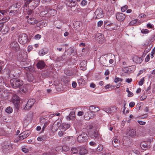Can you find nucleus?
<instances>
[{
    "label": "nucleus",
    "instance_id": "obj_1",
    "mask_svg": "<svg viewBox=\"0 0 155 155\" xmlns=\"http://www.w3.org/2000/svg\"><path fill=\"white\" fill-rule=\"evenodd\" d=\"M13 144L10 141H5L2 144V149L3 152L6 154L11 151L12 149Z\"/></svg>",
    "mask_w": 155,
    "mask_h": 155
},
{
    "label": "nucleus",
    "instance_id": "obj_2",
    "mask_svg": "<svg viewBox=\"0 0 155 155\" xmlns=\"http://www.w3.org/2000/svg\"><path fill=\"white\" fill-rule=\"evenodd\" d=\"M76 133L78 134L77 135L78 136L77 138V140L78 142L80 143H83L86 142L87 141L88 137L87 134L78 131H76Z\"/></svg>",
    "mask_w": 155,
    "mask_h": 155
},
{
    "label": "nucleus",
    "instance_id": "obj_3",
    "mask_svg": "<svg viewBox=\"0 0 155 155\" xmlns=\"http://www.w3.org/2000/svg\"><path fill=\"white\" fill-rule=\"evenodd\" d=\"M10 82L11 85L15 88L20 87L23 84L22 81L17 79H11Z\"/></svg>",
    "mask_w": 155,
    "mask_h": 155
},
{
    "label": "nucleus",
    "instance_id": "obj_4",
    "mask_svg": "<svg viewBox=\"0 0 155 155\" xmlns=\"http://www.w3.org/2000/svg\"><path fill=\"white\" fill-rule=\"evenodd\" d=\"M18 41L21 44H25L27 42L28 36L25 33L21 34L19 37Z\"/></svg>",
    "mask_w": 155,
    "mask_h": 155
},
{
    "label": "nucleus",
    "instance_id": "obj_5",
    "mask_svg": "<svg viewBox=\"0 0 155 155\" xmlns=\"http://www.w3.org/2000/svg\"><path fill=\"white\" fill-rule=\"evenodd\" d=\"M89 135L91 137L94 138H99L100 137V135L98 131L96 130H92L89 132Z\"/></svg>",
    "mask_w": 155,
    "mask_h": 155
},
{
    "label": "nucleus",
    "instance_id": "obj_6",
    "mask_svg": "<svg viewBox=\"0 0 155 155\" xmlns=\"http://www.w3.org/2000/svg\"><path fill=\"white\" fill-rule=\"evenodd\" d=\"M84 112H86L84 115V119L86 120H88L92 118L93 117L92 115V113L88 109H84Z\"/></svg>",
    "mask_w": 155,
    "mask_h": 155
},
{
    "label": "nucleus",
    "instance_id": "obj_7",
    "mask_svg": "<svg viewBox=\"0 0 155 155\" xmlns=\"http://www.w3.org/2000/svg\"><path fill=\"white\" fill-rule=\"evenodd\" d=\"M95 39L99 43L102 44L104 42V36L101 34H97L95 37Z\"/></svg>",
    "mask_w": 155,
    "mask_h": 155
},
{
    "label": "nucleus",
    "instance_id": "obj_8",
    "mask_svg": "<svg viewBox=\"0 0 155 155\" xmlns=\"http://www.w3.org/2000/svg\"><path fill=\"white\" fill-rule=\"evenodd\" d=\"M12 101L14 104L16 105L15 106H16L17 108L19 107L20 101V98L16 94L13 95Z\"/></svg>",
    "mask_w": 155,
    "mask_h": 155
},
{
    "label": "nucleus",
    "instance_id": "obj_9",
    "mask_svg": "<svg viewBox=\"0 0 155 155\" xmlns=\"http://www.w3.org/2000/svg\"><path fill=\"white\" fill-rule=\"evenodd\" d=\"M29 135V134L28 131H25L22 132L19 135L18 139L19 140H22L27 138Z\"/></svg>",
    "mask_w": 155,
    "mask_h": 155
},
{
    "label": "nucleus",
    "instance_id": "obj_10",
    "mask_svg": "<svg viewBox=\"0 0 155 155\" xmlns=\"http://www.w3.org/2000/svg\"><path fill=\"white\" fill-rule=\"evenodd\" d=\"M27 18L28 19V22L30 24L34 25L38 22V21L33 17L31 18L30 16H28L27 17Z\"/></svg>",
    "mask_w": 155,
    "mask_h": 155
},
{
    "label": "nucleus",
    "instance_id": "obj_11",
    "mask_svg": "<svg viewBox=\"0 0 155 155\" xmlns=\"http://www.w3.org/2000/svg\"><path fill=\"white\" fill-rule=\"evenodd\" d=\"M10 48L13 50L17 51L18 50L19 47L18 43L15 41L12 42L10 45Z\"/></svg>",
    "mask_w": 155,
    "mask_h": 155
},
{
    "label": "nucleus",
    "instance_id": "obj_12",
    "mask_svg": "<svg viewBox=\"0 0 155 155\" xmlns=\"http://www.w3.org/2000/svg\"><path fill=\"white\" fill-rule=\"evenodd\" d=\"M27 80L29 82L34 83L35 82V80L33 75L31 73H26Z\"/></svg>",
    "mask_w": 155,
    "mask_h": 155
},
{
    "label": "nucleus",
    "instance_id": "obj_13",
    "mask_svg": "<svg viewBox=\"0 0 155 155\" xmlns=\"http://www.w3.org/2000/svg\"><path fill=\"white\" fill-rule=\"evenodd\" d=\"M116 17L118 21H122L125 19V16L123 13H117L116 15Z\"/></svg>",
    "mask_w": 155,
    "mask_h": 155
},
{
    "label": "nucleus",
    "instance_id": "obj_14",
    "mask_svg": "<svg viewBox=\"0 0 155 155\" xmlns=\"http://www.w3.org/2000/svg\"><path fill=\"white\" fill-rule=\"evenodd\" d=\"M75 110L76 109H73V110L71 111L68 116L67 118V119L68 120H73L75 118Z\"/></svg>",
    "mask_w": 155,
    "mask_h": 155
},
{
    "label": "nucleus",
    "instance_id": "obj_15",
    "mask_svg": "<svg viewBox=\"0 0 155 155\" xmlns=\"http://www.w3.org/2000/svg\"><path fill=\"white\" fill-rule=\"evenodd\" d=\"M46 64L44 61L43 60H39L37 64V68L40 69H43Z\"/></svg>",
    "mask_w": 155,
    "mask_h": 155
},
{
    "label": "nucleus",
    "instance_id": "obj_16",
    "mask_svg": "<svg viewBox=\"0 0 155 155\" xmlns=\"http://www.w3.org/2000/svg\"><path fill=\"white\" fill-rule=\"evenodd\" d=\"M94 13L96 15V17L98 18H101L104 16L102 10H95Z\"/></svg>",
    "mask_w": 155,
    "mask_h": 155
},
{
    "label": "nucleus",
    "instance_id": "obj_17",
    "mask_svg": "<svg viewBox=\"0 0 155 155\" xmlns=\"http://www.w3.org/2000/svg\"><path fill=\"white\" fill-rule=\"evenodd\" d=\"M87 61L85 60H83L80 64V68L83 71L86 70L87 68Z\"/></svg>",
    "mask_w": 155,
    "mask_h": 155
},
{
    "label": "nucleus",
    "instance_id": "obj_18",
    "mask_svg": "<svg viewBox=\"0 0 155 155\" xmlns=\"http://www.w3.org/2000/svg\"><path fill=\"white\" fill-rule=\"evenodd\" d=\"M78 150L79 151V154L81 155H84L87 153V151L84 147H78Z\"/></svg>",
    "mask_w": 155,
    "mask_h": 155
},
{
    "label": "nucleus",
    "instance_id": "obj_19",
    "mask_svg": "<svg viewBox=\"0 0 155 155\" xmlns=\"http://www.w3.org/2000/svg\"><path fill=\"white\" fill-rule=\"evenodd\" d=\"M117 138V136L114 137L112 141L113 145L114 147H118L119 145V141H118Z\"/></svg>",
    "mask_w": 155,
    "mask_h": 155
},
{
    "label": "nucleus",
    "instance_id": "obj_20",
    "mask_svg": "<svg viewBox=\"0 0 155 155\" xmlns=\"http://www.w3.org/2000/svg\"><path fill=\"white\" fill-rule=\"evenodd\" d=\"M76 71H73L68 69H66L64 71V73L68 76H72L73 75L76 74Z\"/></svg>",
    "mask_w": 155,
    "mask_h": 155
},
{
    "label": "nucleus",
    "instance_id": "obj_21",
    "mask_svg": "<svg viewBox=\"0 0 155 155\" xmlns=\"http://www.w3.org/2000/svg\"><path fill=\"white\" fill-rule=\"evenodd\" d=\"M147 142H143L140 143V147L142 149L144 150H146L149 148L147 145Z\"/></svg>",
    "mask_w": 155,
    "mask_h": 155
},
{
    "label": "nucleus",
    "instance_id": "obj_22",
    "mask_svg": "<svg viewBox=\"0 0 155 155\" xmlns=\"http://www.w3.org/2000/svg\"><path fill=\"white\" fill-rule=\"evenodd\" d=\"M88 110H90L92 113V112H97L100 110V109L99 107H95L94 105L90 106Z\"/></svg>",
    "mask_w": 155,
    "mask_h": 155
},
{
    "label": "nucleus",
    "instance_id": "obj_23",
    "mask_svg": "<svg viewBox=\"0 0 155 155\" xmlns=\"http://www.w3.org/2000/svg\"><path fill=\"white\" fill-rule=\"evenodd\" d=\"M127 134L131 137H134L136 135V131L134 129H130L128 131Z\"/></svg>",
    "mask_w": 155,
    "mask_h": 155
},
{
    "label": "nucleus",
    "instance_id": "obj_24",
    "mask_svg": "<svg viewBox=\"0 0 155 155\" xmlns=\"http://www.w3.org/2000/svg\"><path fill=\"white\" fill-rule=\"evenodd\" d=\"M48 51L47 48H45L40 51L39 52V54L41 56H43L48 53Z\"/></svg>",
    "mask_w": 155,
    "mask_h": 155
},
{
    "label": "nucleus",
    "instance_id": "obj_25",
    "mask_svg": "<svg viewBox=\"0 0 155 155\" xmlns=\"http://www.w3.org/2000/svg\"><path fill=\"white\" fill-rule=\"evenodd\" d=\"M25 70L26 71V73L28 72L30 73V72H34L35 71L34 68L32 66H30L28 67L24 68Z\"/></svg>",
    "mask_w": 155,
    "mask_h": 155
},
{
    "label": "nucleus",
    "instance_id": "obj_26",
    "mask_svg": "<svg viewBox=\"0 0 155 155\" xmlns=\"http://www.w3.org/2000/svg\"><path fill=\"white\" fill-rule=\"evenodd\" d=\"M25 14H26V15H28L26 18H27V17L28 16H30V17L31 18L32 17V16L33 15L34 12L33 10H27L26 11L24 12Z\"/></svg>",
    "mask_w": 155,
    "mask_h": 155
},
{
    "label": "nucleus",
    "instance_id": "obj_27",
    "mask_svg": "<svg viewBox=\"0 0 155 155\" xmlns=\"http://www.w3.org/2000/svg\"><path fill=\"white\" fill-rule=\"evenodd\" d=\"M78 83L80 86H83L85 83V81L83 79L80 78L78 81Z\"/></svg>",
    "mask_w": 155,
    "mask_h": 155
},
{
    "label": "nucleus",
    "instance_id": "obj_28",
    "mask_svg": "<svg viewBox=\"0 0 155 155\" xmlns=\"http://www.w3.org/2000/svg\"><path fill=\"white\" fill-rule=\"evenodd\" d=\"M21 5L20 3H16L15 4H13L12 5L11 7L12 9H19Z\"/></svg>",
    "mask_w": 155,
    "mask_h": 155
},
{
    "label": "nucleus",
    "instance_id": "obj_29",
    "mask_svg": "<svg viewBox=\"0 0 155 155\" xmlns=\"http://www.w3.org/2000/svg\"><path fill=\"white\" fill-rule=\"evenodd\" d=\"M65 56L64 55H63L62 56L58 57L57 58V61H62L65 60Z\"/></svg>",
    "mask_w": 155,
    "mask_h": 155
},
{
    "label": "nucleus",
    "instance_id": "obj_30",
    "mask_svg": "<svg viewBox=\"0 0 155 155\" xmlns=\"http://www.w3.org/2000/svg\"><path fill=\"white\" fill-rule=\"evenodd\" d=\"M9 18L8 17H5L3 18H1V20H0V23H5L8 20Z\"/></svg>",
    "mask_w": 155,
    "mask_h": 155
},
{
    "label": "nucleus",
    "instance_id": "obj_31",
    "mask_svg": "<svg viewBox=\"0 0 155 155\" xmlns=\"http://www.w3.org/2000/svg\"><path fill=\"white\" fill-rule=\"evenodd\" d=\"M27 103L29 104L30 106H31L32 107L35 103V101L34 100L31 99L29 100L28 101Z\"/></svg>",
    "mask_w": 155,
    "mask_h": 155
},
{
    "label": "nucleus",
    "instance_id": "obj_32",
    "mask_svg": "<svg viewBox=\"0 0 155 155\" xmlns=\"http://www.w3.org/2000/svg\"><path fill=\"white\" fill-rule=\"evenodd\" d=\"M137 19H135L132 20L129 23V25L132 26L135 25H137Z\"/></svg>",
    "mask_w": 155,
    "mask_h": 155
},
{
    "label": "nucleus",
    "instance_id": "obj_33",
    "mask_svg": "<svg viewBox=\"0 0 155 155\" xmlns=\"http://www.w3.org/2000/svg\"><path fill=\"white\" fill-rule=\"evenodd\" d=\"M71 2L67 3V5L68 7L72 8L75 5V3L74 2H73L72 0H71Z\"/></svg>",
    "mask_w": 155,
    "mask_h": 155
},
{
    "label": "nucleus",
    "instance_id": "obj_34",
    "mask_svg": "<svg viewBox=\"0 0 155 155\" xmlns=\"http://www.w3.org/2000/svg\"><path fill=\"white\" fill-rule=\"evenodd\" d=\"M5 111L8 113H11L13 111V109L11 107H8L6 109Z\"/></svg>",
    "mask_w": 155,
    "mask_h": 155
},
{
    "label": "nucleus",
    "instance_id": "obj_35",
    "mask_svg": "<svg viewBox=\"0 0 155 155\" xmlns=\"http://www.w3.org/2000/svg\"><path fill=\"white\" fill-rule=\"evenodd\" d=\"M103 149V145L101 144H100L97 147V151L98 152H101L102 151Z\"/></svg>",
    "mask_w": 155,
    "mask_h": 155
},
{
    "label": "nucleus",
    "instance_id": "obj_36",
    "mask_svg": "<svg viewBox=\"0 0 155 155\" xmlns=\"http://www.w3.org/2000/svg\"><path fill=\"white\" fill-rule=\"evenodd\" d=\"M71 137H64L63 139V141L65 142H67L71 141Z\"/></svg>",
    "mask_w": 155,
    "mask_h": 155
},
{
    "label": "nucleus",
    "instance_id": "obj_37",
    "mask_svg": "<svg viewBox=\"0 0 155 155\" xmlns=\"http://www.w3.org/2000/svg\"><path fill=\"white\" fill-rule=\"evenodd\" d=\"M59 127L57 126L55 124H54L52 127V130L53 131L55 132L58 129Z\"/></svg>",
    "mask_w": 155,
    "mask_h": 155
},
{
    "label": "nucleus",
    "instance_id": "obj_38",
    "mask_svg": "<svg viewBox=\"0 0 155 155\" xmlns=\"http://www.w3.org/2000/svg\"><path fill=\"white\" fill-rule=\"evenodd\" d=\"M54 124H55L57 126H58V127H59L62 124L61 121V120H56L54 123Z\"/></svg>",
    "mask_w": 155,
    "mask_h": 155
},
{
    "label": "nucleus",
    "instance_id": "obj_39",
    "mask_svg": "<svg viewBox=\"0 0 155 155\" xmlns=\"http://www.w3.org/2000/svg\"><path fill=\"white\" fill-rule=\"evenodd\" d=\"M71 150L72 153H78L79 151L78 150V147L77 148L74 147H72L71 148Z\"/></svg>",
    "mask_w": 155,
    "mask_h": 155
},
{
    "label": "nucleus",
    "instance_id": "obj_40",
    "mask_svg": "<svg viewBox=\"0 0 155 155\" xmlns=\"http://www.w3.org/2000/svg\"><path fill=\"white\" fill-rule=\"evenodd\" d=\"M8 10H0V13L3 16H7V14L8 13H7V12H8L9 11H8Z\"/></svg>",
    "mask_w": 155,
    "mask_h": 155
},
{
    "label": "nucleus",
    "instance_id": "obj_41",
    "mask_svg": "<svg viewBox=\"0 0 155 155\" xmlns=\"http://www.w3.org/2000/svg\"><path fill=\"white\" fill-rule=\"evenodd\" d=\"M33 0H24L25 2V6L27 7L28 4L31 2Z\"/></svg>",
    "mask_w": 155,
    "mask_h": 155
},
{
    "label": "nucleus",
    "instance_id": "obj_42",
    "mask_svg": "<svg viewBox=\"0 0 155 155\" xmlns=\"http://www.w3.org/2000/svg\"><path fill=\"white\" fill-rule=\"evenodd\" d=\"M3 29L2 31H3L5 33H7L9 31V28L8 26H5V27L4 26Z\"/></svg>",
    "mask_w": 155,
    "mask_h": 155
},
{
    "label": "nucleus",
    "instance_id": "obj_43",
    "mask_svg": "<svg viewBox=\"0 0 155 155\" xmlns=\"http://www.w3.org/2000/svg\"><path fill=\"white\" fill-rule=\"evenodd\" d=\"M87 1L86 0H83L81 3V5L82 6H86L87 4Z\"/></svg>",
    "mask_w": 155,
    "mask_h": 155
},
{
    "label": "nucleus",
    "instance_id": "obj_44",
    "mask_svg": "<svg viewBox=\"0 0 155 155\" xmlns=\"http://www.w3.org/2000/svg\"><path fill=\"white\" fill-rule=\"evenodd\" d=\"M63 125H64L66 130L69 128L70 127V124L68 123H63Z\"/></svg>",
    "mask_w": 155,
    "mask_h": 155
},
{
    "label": "nucleus",
    "instance_id": "obj_45",
    "mask_svg": "<svg viewBox=\"0 0 155 155\" xmlns=\"http://www.w3.org/2000/svg\"><path fill=\"white\" fill-rule=\"evenodd\" d=\"M123 81V79L120 78H119L115 77V79H114V81L115 83H117L119 81L122 82Z\"/></svg>",
    "mask_w": 155,
    "mask_h": 155
},
{
    "label": "nucleus",
    "instance_id": "obj_46",
    "mask_svg": "<svg viewBox=\"0 0 155 155\" xmlns=\"http://www.w3.org/2000/svg\"><path fill=\"white\" fill-rule=\"evenodd\" d=\"M31 106H30V105L29 104H28V103L26 104L25 106L24 107V109L25 110H30L31 108Z\"/></svg>",
    "mask_w": 155,
    "mask_h": 155
},
{
    "label": "nucleus",
    "instance_id": "obj_47",
    "mask_svg": "<svg viewBox=\"0 0 155 155\" xmlns=\"http://www.w3.org/2000/svg\"><path fill=\"white\" fill-rule=\"evenodd\" d=\"M104 26L105 27V29L110 31H112L114 28V27H110L108 26V25H106Z\"/></svg>",
    "mask_w": 155,
    "mask_h": 155
},
{
    "label": "nucleus",
    "instance_id": "obj_48",
    "mask_svg": "<svg viewBox=\"0 0 155 155\" xmlns=\"http://www.w3.org/2000/svg\"><path fill=\"white\" fill-rule=\"evenodd\" d=\"M144 81V77H143L142 78H141L140 81L139 82L138 84L139 85L141 86L142 85Z\"/></svg>",
    "mask_w": 155,
    "mask_h": 155
},
{
    "label": "nucleus",
    "instance_id": "obj_49",
    "mask_svg": "<svg viewBox=\"0 0 155 155\" xmlns=\"http://www.w3.org/2000/svg\"><path fill=\"white\" fill-rule=\"evenodd\" d=\"M48 124V123L47 122H45L44 123V125H43V127L42 128L41 131V132H43L45 130V128L47 127Z\"/></svg>",
    "mask_w": 155,
    "mask_h": 155
},
{
    "label": "nucleus",
    "instance_id": "obj_50",
    "mask_svg": "<svg viewBox=\"0 0 155 155\" xmlns=\"http://www.w3.org/2000/svg\"><path fill=\"white\" fill-rule=\"evenodd\" d=\"M104 26L106 25H108V26L109 27H111V26H116V25L115 24H113V23H110V24H107V22H105V21L104 22Z\"/></svg>",
    "mask_w": 155,
    "mask_h": 155
},
{
    "label": "nucleus",
    "instance_id": "obj_51",
    "mask_svg": "<svg viewBox=\"0 0 155 155\" xmlns=\"http://www.w3.org/2000/svg\"><path fill=\"white\" fill-rule=\"evenodd\" d=\"M151 48L150 46H147L144 52L147 53L150 50Z\"/></svg>",
    "mask_w": 155,
    "mask_h": 155
},
{
    "label": "nucleus",
    "instance_id": "obj_52",
    "mask_svg": "<svg viewBox=\"0 0 155 155\" xmlns=\"http://www.w3.org/2000/svg\"><path fill=\"white\" fill-rule=\"evenodd\" d=\"M62 150L64 151H68L69 149V148L68 147H67L64 146L62 147Z\"/></svg>",
    "mask_w": 155,
    "mask_h": 155
},
{
    "label": "nucleus",
    "instance_id": "obj_53",
    "mask_svg": "<svg viewBox=\"0 0 155 155\" xmlns=\"http://www.w3.org/2000/svg\"><path fill=\"white\" fill-rule=\"evenodd\" d=\"M60 129H61V131H64L65 130H66L64 128V125H63V123H62V124L60 126Z\"/></svg>",
    "mask_w": 155,
    "mask_h": 155
},
{
    "label": "nucleus",
    "instance_id": "obj_54",
    "mask_svg": "<svg viewBox=\"0 0 155 155\" xmlns=\"http://www.w3.org/2000/svg\"><path fill=\"white\" fill-rule=\"evenodd\" d=\"M141 32L143 34H147L149 32V30L147 29H142Z\"/></svg>",
    "mask_w": 155,
    "mask_h": 155
},
{
    "label": "nucleus",
    "instance_id": "obj_55",
    "mask_svg": "<svg viewBox=\"0 0 155 155\" xmlns=\"http://www.w3.org/2000/svg\"><path fill=\"white\" fill-rule=\"evenodd\" d=\"M103 24V21H100L97 22V26L98 27H100Z\"/></svg>",
    "mask_w": 155,
    "mask_h": 155
},
{
    "label": "nucleus",
    "instance_id": "obj_56",
    "mask_svg": "<svg viewBox=\"0 0 155 155\" xmlns=\"http://www.w3.org/2000/svg\"><path fill=\"white\" fill-rule=\"evenodd\" d=\"M45 120V119L43 117H41L40 118V121L41 123H44Z\"/></svg>",
    "mask_w": 155,
    "mask_h": 155
},
{
    "label": "nucleus",
    "instance_id": "obj_57",
    "mask_svg": "<svg viewBox=\"0 0 155 155\" xmlns=\"http://www.w3.org/2000/svg\"><path fill=\"white\" fill-rule=\"evenodd\" d=\"M4 84V82L2 77H0V86H2Z\"/></svg>",
    "mask_w": 155,
    "mask_h": 155
},
{
    "label": "nucleus",
    "instance_id": "obj_58",
    "mask_svg": "<svg viewBox=\"0 0 155 155\" xmlns=\"http://www.w3.org/2000/svg\"><path fill=\"white\" fill-rule=\"evenodd\" d=\"M22 151L25 153H27L28 152V149L25 148H22L21 149Z\"/></svg>",
    "mask_w": 155,
    "mask_h": 155
},
{
    "label": "nucleus",
    "instance_id": "obj_59",
    "mask_svg": "<svg viewBox=\"0 0 155 155\" xmlns=\"http://www.w3.org/2000/svg\"><path fill=\"white\" fill-rule=\"evenodd\" d=\"M4 94V91L2 89H0V97H3V94Z\"/></svg>",
    "mask_w": 155,
    "mask_h": 155
},
{
    "label": "nucleus",
    "instance_id": "obj_60",
    "mask_svg": "<svg viewBox=\"0 0 155 155\" xmlns=\"http://www.w3.org/2000/svg\"><path fill=\"white\" fill-rule=\"evenodd\" d=\"M135 104L134 102H131L129 104V106L130 107H133L134 106Z\"/></svg>",
    "mask_w": 155,
    "mask_h": 155
},
{
    "label": "nucleus",
    "instance_id": "obj_61",
    "mask_svg": "<svg viewBox=\"0 0 155 155\" xmlns=\"http://www.w3.org/2000/svg\"><path fill=\"white\" fill-rule=\"evenodd\" d=\"M137 122L140 124L141 125H144L146 124L145 122L142 121L141 120H138Z\"/></svg>",
    "mask_w": 155,
    "mask_h": 155
},
{
    "label": "nucleus",
    "instance_id": "obj_62",
    "mask_svg": "<svg viewBox=\"0 0 155 155\" xmlns=\"http://www.w3.org/2000/svg\"><path fill=\"white\" fill-rule=\"evenodd\" d=\"M64 134V133L63 132V131H61L58 132V134L59 137H62Z\"/></svg>",
    "mask_w": 155,
    "mask_h": 155
},
{
    "label": "nucleus",
    "instance_id": "obj_63",
    "mask_svg": "<svg viewBox=\"0 0 155 155\" xmlns=\"http://www.w3.org/2000/svg\"><path fill=\"white\" fill-rule=\"evenodd\" d=\"M150 59V57L149 55H148L145 59V61L146 62L148 61Z\"/></svg>",
    "mask_w": 155,
    "mask_h": 155
},
{
    "label": "nucleus",
    "instance_id": "obj_64",
    "mask_svg": "<svg viewBox=\"0 0 155 155\" xmlns=\"http://www.w3.org/2000/svg\"><path fill=\"white\" fill-rule=\"evenodd\" d=\"M98 155H110V154L108 153L104 152L100 153Z\"/></svg>",
    "mask_w": 155,
    "mask_h": 155
}]
</instances>
